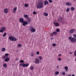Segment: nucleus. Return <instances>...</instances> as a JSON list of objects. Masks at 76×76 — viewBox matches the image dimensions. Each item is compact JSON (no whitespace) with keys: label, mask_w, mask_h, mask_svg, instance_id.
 <instances>
[{"label":"nucleus","mask_w":76,"mask_h":76,"mask_svg":"<svg viewBox=\"0 0 76 76\" xmlns=\"http://www.w3.org/2000/svg\"><path fill=\"white\" fill-rule=\"evenodd\" d=\"M37 8V9H41L44 7V3L42 2H38L36 5Z\"/></svg>","instance_id":"f257e3e1"},{"label":"nucleus","mask_w":76,"mask_h":76,"mask_svg":"<svg viewBox=\"0 0 76 76\" xmlns=\"http://www.w3.org/2000/svg\"><path fill=\"white\" fill-rule=\"evenodd\" d=\"M72 42L74 43L76 41V39L75 37H72V36L69 37L68 38Z\"/></svg>","instance_id":"f03ea898"},{"label":"nucleus","mask_w":76,"mask_h":76,"mask_svg":"<svg viewBox=\"0 0 76 76\" xmlns=\"http://www.w3.org/2000/svg\"><path fill=\"white\" fill-rule=\"evenodd\" d=\"M9 38L10 40L12 41H17V39L12 36H9Z\"/></svg>","instance_id":"7ed1b4c3"},{"label":"nucleus","mask_w":76,"mask_h":76,"mask_svg":"<svg viewBox=\"0 0 76 76\" xmlns=\"http://www.w3.org/2000/svg\"><path fill=\"white\" fill-rule=\"evenodd\" d=\"M29 31L32 33H34L36 31V29L32 26H31L29 28Z\"/></svg>","instance_id":"20e7f679"},{"label":"nucleus","mask_w":76,"mask_h":76,"mask_svg":"<svg viewBox=\"0 0 76 76\" xmlns=\"http://www.w3.org/2000/svg\"><path fill=\"white\" fill-rule=\"evenodd\" d=\"M6 27L5 26L2 27L0 30V32L1 33H3L6 31Z\"/></svg>","instance_id":"39448f33"},{"label":"nucleus","mask_w":76,"mask_h":76,"mask_svg":"<svg viewBox=\"0 0 76 76\" xmlns=\"http://www.w3.org/2000/svg\"><path fill=\"white\" fill-rule=\"evenodd\" d=\"M19 66H21L23 67H26L29 66V64L28 63L25 64L23 63L22 64H20Z\"/></svg>","instance_id":"423d86ee"},{"label":"nucleus","mask_w":76,"mask_h":76,"mask_svg":"<svg viewBox=\"0 0 76 76\" xmlns=\"http://www.w3.org/2000/svg\"><path fill=\"white\" fill-rule=\"evenodd\" d=\"M58 21H59V22H61V23H64V21L62 20L63 19V17L61 16H59L58 17Z\"/></svg>","instance_id":"0eeeda50"},{"label":"nucleus","mask_w":76,"mask_h":76,"mask_svg":"<svg viewBox=\"0 0 76 76\" xmlns=\"http://www.w3.org/2000/svg\"><path fill=\"white\" fill-rule=\"evenodd\" d=\"M35 63L36 64H39V60L37 58H35Z\"/></svg>","instance_id":"6e6552de"},{"label":"nucleus","mask_w":76,"mask_h":76,"mask_svg":"<svg viewBox=\"0 0 76 76\" xmlns=\"http://www.w3.org/2000/svg\"><path fill=\"white\" fill-rule=\"evenodd\" d=\"M22 23L23 26H25V25H27L28 24V23L26 21H24Z\"/></svg>","instance_id":"1a4fd4ad"},{"label":"nucleus","mask_w":76,"mask_h":76,"mask_svg":"<svg viewBox=\"0 0 76 76\" xmlns=\"http://www.w3.org/2000/svg\"><path fill=\"white\" fill-rule=\"evenodd\" d=\"M76 30L74 29H71L69 30V32L70 34H72L73 32H75Z\"/></svg>","instance_id":"9d476101"},{"label":"nucleus","mask_w":76,"mask_h":76,"mask_svg":"<svg viewBox=\"0 0 76 76\" xmlns=\"http://www.w3.org/2000/svg\"><path fill=\"white\" fill-rule=\"evenodd\" d=\"M9 60H10V58H9V57L8 56L6 57L4 60V61L5 62L9 61Z\"/></svg>","instance_id":"9b49d317"},{"label":"nucleus","mask_w":76,"mask_h":76,"mask_svg":"<svg viewBox=\"0 0 76 76\" xmlns=\"http://www.w3.org/2000/svg\"><path fill=\"white\" fill-rule=\"evenodd\" d=\"M19 22L23 23L24 21V20L23 18H20L19 19Z\"/></svg>","instance_id":"f8f14e48"},{"label":"nucleus","mask_w":76,"mask_h":76,"mask_svg":"<svg viewBox=\"0 0 76 76\" xmlns=\"http://www.w3.org/2000/svg\"><path fill=\"white\" fill-rule=\"evenodd\" d=\"M57 34V33L56 32H53L52 34H50V36H51L52 37H53L54 35H56Z\"/></svg>","instance_id":"ddd939ff"},{"label":"nucleus","mask_w":76,"mask_h":76,"mask_svg":"<svg viewBox=\"0 0 76 76\" xmlns=\"http://www.w3.org/2000/svg\"><path fill=\"white\" fill-rule=\"evenodd\" d=\"M53 24L55 26L57 27L59 26V24H58L57 22H53Z\"/></svg>","instance_id":"4468645a"},{"label":"nucleus","mask_w":76,"mask_h":76,"mask_svg":"<svg viewBox=\"0 0 76 76\" xmlns=\"http://www.w3.org/2000/svg\"><path fill=\"white\" fill-rule=\"evenodd\" d=\"M27 22L28 23H30V22H31V19L30 18H27Z\"/></svg>","instance_id":"2eb2a0df"},{"label":"nucleus","mask_w":76,"mask_h":76,"mask_svg":"<svg viewBox=\"0 0 76 76\" xmlns=\"http://www.w3.org/2000/svg\"><path fill=\"white\" fill-rule=\"evenodd\" d=\"M66 6H72V4L70 2H66Z\"/></svg>","instance_id":"dca6fc26"},{"label":"nucleus","mask_w":76,"mask_h":76,"mask_svg":"<svg viewBox=\"0 0 76 76\" xmlns=\"http://www.w3.org/2000/svg\"><path fill=\"white\" fill-rule=\"evenodd\" d=\"M49 3L48 2V1H47L45 0V1L44 4L45 6L46 4H48Z\"/></svg>","instance_id":"f3484780"},{"label":"nucleus","mask_w":76,"mask_h":76,"mask_svg":"<svg viewBox=\"0 0 76 76\" xmlns=\"http://www.w3.org/2000/svg\"><path fill=\"white\" fill-rule=\"evenodd\" d=\"M8 12V9L7 8H6L4 10V13H7Z\"/></svg>","instance_id":"a211bd4d"},{"label":"nucleus","mask_w":76,"mask_h":76,"mask_svg":"<svg viewBox=\"0 0 76 76\" xmlns=\"http://www.w3.org/2000/svg\"><path fill=\"white\" fill-rule=\"evenodd\" d=\"M13 10L14 11H13V12L14 13H15V11L17 10V7H15L13 9Z\"/></svg>","instance_id":"6ab92c4d"},{"label":"nucleus","mask_w":76,"mask_h":76,"mask_svg":"<svg viewBox=\"0 0 76 76\" xmlns=\"http://www.w3.org/2000/svg\"><path fill=\"white\" fill-rule=\"evenodd\" d=\"M70 9L71 11H74V10H75V8L73 7H72L70 8Z\"/></svg>","instance_id":"aec40b11"},{"label":"nucleus","mask_w":76,"mask_h":76,"mask_svg":"<svg viewBox=\"0 0 76 76\" xmlns=\"http://www.w3.org/2000/svg\"><path fill=\"white\" fill-rule=\"evenodd\" d=\"M43 15L45 16H48V13H44Z\"/></svg>","instance_id":"412c9836"},{"label":"nucleus","mask_w":76,"mask_h":76,"mask_svg":"<svg viewBox=\"0 0 76 76\" xmlns=\"http://www.w3.org/2000/svg\"><path fill=\"white\" fill-rule=\"evenodd\" d=\"M59 72L58 71H56L55 72V74L56 75H59Z\"/></svg>","instance_id":"4be33fe9"},{"label":"nucleus","mask_w":76,"mask_h":76,"mask_svg":"<svg viewBox=\"0 0 76 76\" xmlns=\"http://www.w3.org/2000/svg\"><path fill=\"white\" fill-rule=\"evenodd\" d=\"M24 17L26 19H28V15H24Z\"/></svg>","instance_id":"5701e85b"},{"label":"nucleus","mask_w":76,"mask_h":76,"mask_svg":"<svg viewBox=\"0 0 76 76\" xmlns=\"http://www.w3.org/2000/svg\"><path fill=\"white\" fill-rule=\"evenodd\" d=\"M6 50V48H3L1 49V51H3V52H4V51H5Z\"/></svg>","instance_id":"b1692460"},{"label":"nucleus","mask_w":76,"mask_h":76,"mask_svg":"<svg viewBox=\"0 0 76 76\" xmlns=\"http://www.w3.org/2000/svg\"><path fill=\"white\" fill-rule=\"evenodd\" d=\"M3 66L4 67H7V64L4 63L3 65Z\"/></svg>","instance_id":"393cba45"},{"label":"nucleus","mask_w":76,"mask_h":76,"mask_svg":"<svg viewBox=\"0 0 76 76\" xmlns=\"http://www.w3.org/2000/svg\"><path fill=\"white\" fill-rule=\"evenodd\" d=\"M38 58L40 60H41L42 59V57L41 56H39Z\"/></svg>","instance_id":"a878e982"},{"label":"nucleus","mask_w":76,"mask_h":76,"mask_svg":"<svg viewBox=\"0 0 76 76\" xmlns=\"http://www.w3.org/2000/svg\"><path fill=\"white\" fill-rule=\"evenodd\" d=\"M30 69L31 70H34V67L33 66H30Z\"/></svg>","instance_id":"bb28decb"},{"label":"nucleus","mask_w":76,"mask_h":76,"mask_svg":"<svg viewBox=\"0 0 76 76\" xmlns=\"http://www.w3.org/2000/svg\"><path fill=\"white\" fill-rule=\"evenodd\" d=\"M7 34L6 32L4 33L3 35V37H6Z\"/></svg>","instance_id":"cd10ccee"},{"label":"nucleus","mask_w":76,"mask_h":76,"mask_svg":"<svg viewBox=\"0 0 76 76\" xmlns=\"http://www.w3.org/2000/svg\"><path fill=\"white\" fill-rule=\"evenodd\" d=\"M24 6L25 7H28V6H29V5L27 4H25L24 5Z\"/></svg>","instance_id":"c85d7f7f"},{"label":"nucleus","mask_w":76,"mask_h":76,"mask_svg":"<svg viewBox=\"0 0 76 76\" xmlns=\"http://www.w3.org/2000/svg\"><path fill=\"white\" fill-rule=\"evenodd\" d=\"M69 10H70V9H69V8H67L66 10V12H69Z\"/></svg>","instance_id":"c756f323"},{"label":"nucleus","mask_w":76,"mask_h":76,"mask_svg":"<svg viewBox=\"0 0 76 76\" xmlns=\"http://www.w3.org/2000/svg\"><path fill=\"white\" fill-rule=\"evenodd\" d=\"M56 31L57 32H58L60 31V29L59 28H57L56 30Z\"/></svg>","instance_id":"7c9ffc66"},{"label":"nucleus","mask_w":76,"mask_h":76,"mask_svg":"<svg viewBox=\"0 0 76 76\" xmlns=\"http://www.w3.org/2000/svg\"><path fill=\"white\" fill-rule=\"evenodd\" d=\"M52 46H53V47H56V44L55 43H53L52 44Z\"/></svg>","instance_id":"2f4dec72"},{"label":"nucleus","mask_w":76,"mask_h":76,"mask_svg":"<svg viewBox=\"0 0 76 76\" xmlns=\"http://www.w3.org/2000/svg\"><path fill=\"white\" fill-rule=\"evenodd\" d=\"M65 72H62L61 74L62 75H65Z\"/></svg>","instance_id":"473e14b6"},{"label":"nucleus","mask_w":76,"mask_h":76,"mask_svg":"<svg viewBox=\"0 0 76 76\" xmlns=\"http://www.w3.org/2000/svg\"><path fill=\"white\" fill-rule=\"evenodd\" d=\"M22 46V45L20 44H18V47H20Z\"/></svg>","instance_id":"72a5a7b5"},{"label":"nucleus","mask_w":76,"mask_h":76,"mask_svg":"<svg viewBox=\"0 0 76 76\" xmlns=\"http://www.w3.org/2000/svg\"><path fill=\"white\" fill-rule=\"evenodd\" d=\"M74 56H75V57H76V50L75 51L74 53Z\"/></svg>","instance_id":"f704fd0d"},{"label":"nucleus","mask_w":76,"mask_h":76,"mask_svg":"<svg viewBox=\"0 0 76 76\" xmlns=\"http://www.w3.org/2000/svg\"><path fill=\"white\" fill-rule=\"evenodd\" d=\"M64 68L65 70H67V69H68V67L67 66H66Z\"/></svg>","instance_id":"c9c22d12"},{"label":"nucleus","mask_w":76,"mask_h":76,"mask_svg":"<svg viewBox=\"0 0 76 76\" xmlns=\"http://www.w3.org/2000/svg\"><path fill=\"white\" fill-rule=\"evenodd\" d=\"M33 14H34V15H36V14H37V12H35V11H34L33 12Z\"/></svg>","instance_id":"e433bc0d"},{"label":"nucleus","mask_w":76,"mask_h":76,"mask_svg":"<svg viewBox=\"0 0 76 76\" xmlns=\"http://www.w3.org/2000/svg\"><path fill=\"white\" fill-rule=\"evenodd\" d=\"M20 63H24V61H23V60H21L20 61Z\"/></svg>","instance_id":"4c0bfd02"},{"label":"nucleus","mask_w":76,"mask_h":76,"mask_svg":"<svg viewBox=\"0 0 76 76\" xmlns=\"http://www.w3.org/2000/svg\"><path fill=\"white\" fill-rule=\"evenodd\" d=\"M9 54L8 53H6L5 54V56H9Z\"/></svg>","instance_id":"58836bf2"},{"label":"nucleus","mask_w":76,"mask_h":76,"mask_svg":"<svg viewBox=\"0 0 76 76\" xmlns=\"http://www.w3.org/2000/svg\"><path fill=\"white\" fill-rule=\"evenodd\" d=\"M34 54L33 53H31V56L33 57V56H34Z\"/></svg>","instance_id":"ea45409f"},{"label":"nucleus","mask_w":76,"mask_h":76,"mask_svg":"<svg viewBox=\"0 0 76 76\" xmlns=\"http://www.w3.org/2000/svg\"><path fill=\"white\" fill-rule=\"evenodd\" d=\"M58 60L59 61H61V58H58Z\"/></svg>","instance_id":"a19ab883"},{"label":"nucleus","mask_w":76,"mask_h":76,"mask_svg":"<svg viewBox=\"0 0 76 76\" xmlns=\"http://www.w3.org/2000/svg\"><path fill=\"white\" fill-rule=\"evenodd\" d=\"M73 36L75 38H76V34H74L73 35Z\"/></svg>","instance_id":"79ce46f5"},{"label":"nucleus","mask_w":76,"mask_h":76,"mask_svg":"<svg viewBox=\"0 0 76 76\" xmlns=\"http://www.w3.org/2000/svg\"><path fill=\"white\" fill-rule=\"evenodd\" d=\"M39 52H37L36 54H37V55H39Z\"/></svg>","instance_id":"37998d69"},{"label":"nucleus","mask_w":76,"mask_h":76,"mask_svg":"<svg viewBox=\"0 0 76 76\" xmlns=\"http://www.w3.org/2000/svg\"><path fill=\"white\" fill-rule=\"evenodd\" d=\"M49 3H52V2H53V1H52V0H49Z\"/></svg>","instance_id":"c03bdc74"},{"label":"nucleus","mask_w":76,"mask_h":76,"mask_svg":"<svg viewBox=\"0 0 76 76\" xmlns=\"http://www.w3.org/2000/svg\"><path fill=\"white\" fill-rule=\"evenodd\" d=\"M19 58H17L16 59V61H18V60H19Z\"/></svg>","instance_id":"a18cd8bd"},{"label":"nucleus","mask_w":76,"mask_h":76,"mask_svg":"<svg viewBox=\"0 0 76 76\" xmlns=\"http://www.w3.org/2000/svg\"><path fill=\"white\" fill-rule=\"evenodd\" d=\"M6 58V56H3V58Z\"/></svg>","instance_id":"49530a36"},{"label":"nucleus","mask_w":76,"mask_h":76,"mask_svg":"<svg viewBox=\"0 0 76 76\" xmlns=\"http://www.w3.org/2000/svg\"><path fill=\"white\" fill-rule=\"evenodd\" d=\"M58 56L59 57H60V56H61V54H60Z\"/></svg>","instance_id":"de8ad7c7"},{"label":"nucleus","mask_w":76,"mask_h":76,"mask_svg":"<svg viewBox=\"0 0 76 76\" xmlns=\"http://www.w3.org/2000/svg\"><path fill=\"white\" fill-rule=\"evenodd\" d=\"M56 67H57V68H59V66H57Z\"/></svg>","instance_id":"09e8293b"},{"label":"nucleus","mask_w":76,"mask_h":76,"mask_svg":"<svg viewBox=\"0 0 76 76\" xmlns=\"http://www.w3.org/2000/svg\"><path fill=\"white\" fill-rule=\"evenodd\" d=\"M70 54H72V52H71L70 53Z\"/></svg>","instance_id":"8fccbe9b"},{"label":"nucleus","mask_w":76,"mask_h":76,"mask_svg":"<svg viewBox=\"0 0 76 76\" xmlns=\"http://www.w3.org/2000/svg\"><path fill=\"white\" fill-rule=\"evenodd\" d=\"M66 72H68V70H67V69H66Z\"/></svg>","instance_id":"3c124183"},{"label":"nucleus","mask_w":76,"mask_h":76,"mask_svg":"<svg viewBox=\"0 0 76 76\" xmlns=\"http://www.w3.org/2000/svg\"><path fill=\"white\" fill-rule=\"evenodd\" d=\"M72 76H75V75H72Z\"/></svg>","instance_id":"603ef678"},{"label":"nucleus","mask_w":76,"mask_h":76,"mask_svg":"<svg viewBox=\"0 0 76 76\" xmlns=\"http://www.w3.org/2000/svg\"><path fill=\"white\" fill-rule=\"evenodd\" d=\"M75 61H76V58H75Z\"/></svg>","instance_id":"864d4df0"},{"label":"nucleus","mask_w":76,"mask_h":76,"mask_svg":"<svg viewBox=\"0 0 76 76\" xmlns=\"http://www.w3.org/2000/svg\"><path fill=\"white\" fill-rule=\"evenodd\" d=\"M74 0V1H75V0Z\"/></svg>","instance_id":"5fc2aeb1"},{"label":"nucleus","mask_w":76,"mask_h":76,"mask_svg":"<svg viewBox=\"0 0 76 76\" xmlns=\"http://www.w3.org/2000/svg\"><path fill=\"white\" fill-rule=\"evenodd\" d=\"M52 39H53V38H52Z\"/></svg>","instance_id":"6e6d98bb"}]
</instances>
